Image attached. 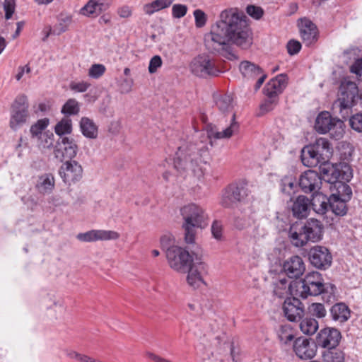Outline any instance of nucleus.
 <instances>
[{
    "mask_svg": "<svg viewBox=\"0 0 362 362\" xmlns=\"http://www.w3.org/2000/svg\"><path fill=\"white\" fill-rule=\"evenodd\" d=\"M319 176L321 177V181L324 180L332 185L338 180L349 181L352 177V173L349 165H344L339 170L335 168L327 161L320 164Z\"/></svg>",
    "mask_w": 362,
    "mask_h": 362,
    "instance_id": "obj_11",
    "label": "nucleus"
},
{
    "mask_svg": "<svg viewBox=\"0 0 362 362\" xmlns=\"http://www.w3.org/2000/svg\"><path fill=\"white\" fill-rule=\"evenodd\" d=\"M310 313L317 318H323L327 315L325 305L320 303H313L309 307Z\"/></svg>",
    "mask_w": 362,
    "mask_h": 362,
    "instance_id": "obj_49",
    "label": "nucleus"
},
{
    "mask_svg": "<svg viewBox=\"0 0 362 362\" xmlns=\"http://www.w3.org/2000/svg\"><path fill=\"white\" fill-rule=\"evenodd\" d=\"M183 219L182 228L185 231V241L192 244L195 241L196 230L207 226V215L199 205L191 203L180 209Z\"/></svg>",
    "mask_w": 362,
    "mask_h": 362,
    "instance_id": "obj_4",
    "label": "nucleus"
},
{
    "mask_svg": "<svg viewBox=\"0 0 362 362\" xmlns=\"http://www.w3.org/2000/svg\"><path fill=\"white\" fill-rule=\"evenodd\" d=\"M351 127L358 132H362V113L354 115L349 119Z\"/></svg>",
    "mask_w": 362,
    "mask_h": 362,
    "instance_id": "obj_52",
    "label": "nucleus"
},
{
    "mask_svg": "<svg viewBox=\"0 0 362 362\" xmlns=\"http://www.w3.org/2000/svg\"><path fill=\"white\" fill-rule=\"evenodd\" d=\"M246 11L248 15L257 20L261 18L264 13L262 8L254 5L247 6Z\"/></svg>",
    "mask_w": 362,
    "mask_h": 362,
    "instance_id": "obj_56",
    "label": "nucleus"
},
{
    "mask_svg": "<svg viewBox=\"0 0 362 362\" xmlns=\"http://www.w3.org/2000/svg\"><path fill=\"white\" fill-rule=\"evenodd\" d=\"M248 196V189L243 183L228 185L222 194L221 204L225 208H233L244 202Z\"/></svg>",
    "mask_w": 362,
    "mask_h": 362,
    "instance_id": "obj_10",
    "label": "nucleus"
},
{
    "mask_svg": "<svg viewBox=\"0 0 362 362\" xmlns=\"http://www.w3.org/2000/svg\"><path fill=\"white\" fill-rule=\"evenodd\" d=\"M77 239L82 242H94L97 240H117L119 234L114 230H90L86 233H78Z\"/></svg>",
    "mask_w": 362,
    "mask_h": 362,
    "instance_id": "obj_20",
    "label": "nucleus"
},
{
    "mask_svg": "<svg viewBox=\"0 0 362 362\" xmlns=\"http://www.w3.org/2000/svg\"><path fill=\"white\" fill-rule=\"evenodd\" d=\"M318 322L312 317H306L301 320L300 329L305 334L312 335L318 329Z\"/></svg>",
    "mask_w": 362,
    "mask_h": 362,
    "instance_id": "obj_41",
    "label": "nucleus"
},
{
    "mask_svg": "<svg viewBox=\"0 0 362 362\" xmlns=\"http://www.w3.org/2000/svg\"><path fill=\"white\" fill-rule=\"evenodd\" d=\"M296 296L303 298L322 294L324 301L327 303L335 300L336 286L332 284H325L322 274L318 272L308 273L303 279L296 281Z\"/></svg>",
    "mask_w": 362,
    "mask_h": 362,
    "instance_id": "obj_3",
    "label": "nucleus"
},
{
    "mask_svg": "<svg viewBox=\"0 0 362 362\" xmlns=\"http://www.w3.org/2000/svg\"><path fill=\"white\" fill-rule=\"evenodd\" d=\"M132 81H129L128 79H124L121 83V92L122 93H127L130 92L132 89Z\"/></svg>",
    "mask_w": 362,
    "mask_h": 362,
    "instance_id": "obj_64",
    "label": "nucleus"
},
{
    "mask_svg": "<svg viewBox=\"0 0 362 362\" xmlns=\"http://www.w3.org/2000/svg\"><path fill=\"white\" fill-rule=\"evenodd\" d=\"M283 270L289 278L298 279L305 272V265L300 257L295 255L284 262Z\"/></svg>",
    "mask_w": 362,
    "mask_h": 362,
    "instance_id": "obj_21",
    "label": "nucleus"
},
{
    "mask_svg": "<svg viewBox=\"0 0 362 362\" xmlns=\"http://www.w3.org/2000/svg\"><path fill=\"white\" fill-rule=\"evenodd\" d=\"M310 199L303 195L298 196L293 202L291 211L293 216L297 218H305L310 210Z\"/></svg>",
    "mask_w": 362,
    "mask_h": 362,
    "instance_id": "obj_29",
    "label": "nucleus"
},
{
    "mask_svg": "<svg viewBox=\"0 0 362 362\" xmlns=\"http://www.w3.org/2000/svg\"><path fill=\"white\" fill-rule=\"evenodd\" d=\"M111 4L112 0H89L81 8L80 13L86 16H90L91 15L98 16L103 11L107 10Z\"/></svg>",
    "mask_w": 362,
    "mask_h": 362,
    "instance_id": "obj_25",
    "label": "nucleus"
},
{
    "mask_svg": "<svg viewBox=\"0 0 362 362\" xmlns=\"http://www.w3.org/2000/svg\"><path fill=\"white\" fill-rule=\"evenodd\" d=\"M216 106L222 112H231L233 108V100L230 95H219L215 98Z\"/></svg>",
    "mask_w": 362,
    "mask_h": 362,
    "instance_id": "obj_38",
    "label": "nucleus"
},
{
    "mask_svg": "<svg viewBox=\"0 0 362 362\" xmlns=\"http://www.w3.org/2000/svg\"><path fill=\"white\" fill-rule=\"evenodd\" d=\"M173 243L174 239L171 235H165L160 238L161 246L166 250L168 247L175 246Z\"/></svg>",
    "mask_w": 362,
    "mask_h": 362,
    "instance_id": "obj_61",
    "label": "nucleus"
},
{
    "mask_svg": "<svg viewBox=\"0 0 362 362\" xmlns=\"http://www.w3.org/2000/svg\"><path fill=\"white\" fill-rule=\"evenodd\" d=\"M347 202L340 197L330 196L329 211L337 216H344L347 213Z\"/></svg>",
    "mask_w": 362,
    "mask_h": 362,
    "instance_id": "obj_33",
    "label": "nucleus"
},
{
    "mask_svg": "<svg viewBox=\"0 0 362 362\" xmlns=\"http://www.w3.org/2000/svg\"><path fill=\"white\" fill-rule=\"evenodd\" d=\"M317 349L316 343L311 339L300 337L293 342V351L302 360H308L315 357Z\"/></svg>",
    "mask_w": 362,
    "mask_h": 362,
    "instance_id": "obj_16",
    "label": "nucleus"
},
{
    "mask_svg": "<svg viewBox=\"0 0 362 362\" xmlns=\"http://www.w3.org/2000/svg\"><path fill=\"white\" fill-rule=\"evenodd\" d=\"M193 14L194 16L195 25L197 28H202L206 24L207 16L202 10L196 9L194 10Z\"/></svg>",
    "mask_w": 362,
    "mask_h": 362,
    "instance_id": "obj_51",
    "label": "nucleus"
},
{
    "mask_svg": "<svg viewBox=\"0 0 362 362\" xmlns=\"http://www.w3.org/2000/svg\"><path fill=\"white\" fill-rule=\"evenodd\" d=\"M329 315L333 321L342 325L350 319L351 311L345 303L339 302L329 308Z\"/></svg>",
    "mask_w": 362,
    "mask_h": 362,
    "instance_id": "obj_26",
    "label": "nucleus"
},
{
    "mask_svg": "<svg viewBox=\"0 0 362 362\" xmlns=\"http://www.w3.org/2000/svg\"><path fill=\"white\" fill-rule=\"evenodd\" d=\"M358 93V88L355 82L344 80L341 81L339 86V95L336 105L339 108V112L344 119L346 116L344 115H348V111L356 104V96Z\"/></svg>",
    "mask_w": 362,
    "mask_h": 362,
    "instance_id": "obj_8",
    "label": "nucleus"
},
{
    "mask_svg": "<svg viewBox=\"0 0 362 362\" xmlns=\"http://www.w3.org/2000/svg\"><path fill=\"white\" fill-rule=\"evenodd\" d=\"M351 73L356 74L358 78L362 81V59H357L350 67Z\"/></svg>",
    "mask_w": 362,
    "mask_h": 362,
    "instance_id": "obj_60",
    "label": "nucleus"
},
{
    "mask_svg": "<svg viewBox=\"0 0 362 362\" xmlns=\"http://www.w3.org/2000/svg\"><path fill=\"white\" fill-rule=\"evenodd\" d=\"M285 317L291 322L300 320L304 315L303 303L297 298H286L283 305Z\"/></svg>",
    "mask_w": 362,
    "mask_h": 362,
    "instance_id": "obj_18",
    "label": "nucleus"
},
{
    "mask_svg": "<svg viewBox=\"0 0 362 362\" xmlns=\"http://www.w3.org/2000/svg\"><path fill=\"white\" fill-rule=\"evenodd\" d=\"M81 131L84 136L95 139L98 136V127L93 120L88 117H82L80 122Z\"/></svg>",
    "mask_w": 362,
    "mask_h": 362,
    "instance_id": "obj_32",
    "label": "nucleus"
},
{
    "mask_svg": "<svg viewBox=\"0 0 362 362\" xmlns=\"http://www.w3.org/2000/svg\"><path fill=\"white\" fill-rule=\"evenodd\" d=\"M278 338L284 345H290L294 341V332L289 325H282L277 332Z\"/></svg>",
    "mask_w": 362,
    "mask_h": 362,
    "instance_id": "obj_39",
    "label": "nucleus"
},
{
    "mask_svg": "<svg viewBox=\"0 0 362 362\" xmlns=\"http://www.w3.org/2000/svg\"><path fill=\"white\" fill-rule=\"evenodd\" d=\"M295 187V179L292 176H285L281 180L280 187L284 194H291Z\"/></svg>",
    "mask_w": 362,
    "mask_h": 362,
    "instance_id": "obj_48",
    "label": "nucleus"
},
{
    "mask_svg": "<svg viewBox=\"0 0 362 362\" xmlns=\"http://www.w3.org/2000/svg\"><path fill=\"white\" fill-rule=\"evenodd\" d=\"M72 131V123L71 120L69 118H63L60 122H59L55 127L54 132L55 133L60 136V137L63 136L64 134H69Z\"/></svg>",
    "mask_w": 362,
    "mask_h": 362,
    "instance_id": "obj_44",
    "label": "nucleus"
},
{
    "mask_svg": "<svg viewBox=\"0 0 362 362\" xmlns=\"http://www.w3.org/2000/svg\"><path fill=\"white\" fill-rule=\"evenodd\" d=\"M223 228L220 221H214L211 226V233L213 237L218 240L222 238Z\"/></svg>",
    "mask_w": 362,
    "mask_h": 362,
    "instance_id": "obj_59",
    "label": "nucleus"
},
{
    "mask_svg": "<svg viewBox=\"0 0 362 362\" xmlns=\"http://www.w3.org/2000/svg\"><path fill=\"white\" fill-rule=\"evenodd\" d=\"M166 258L170 267L179 272H188L187 281L194 288L205 284L204 276L208 273L207 265L196 257L194 261L189 252L179 246H173L167 249Z\"/></svg>",
    "mask_w": 362,
    "mask_h": 362,
    "instance_id": "obj_2",
    "label": "nucleus"
},
{
    "mask_svg": "<svg viewBox=\"0 0 362 362\" xmlns=\"http://www.w3.org/2000/svg\"><path fill=\"white\" fill-rule=\"evenodd\" d=\"M239 69L245 78H255L262 74V69L249 61H243L240 64Z\"/></svg>",
    "mask_w": 362,
    "mask_h": 362,
    "instance_id": "obj_35",
    "label": "nucleus"
},
{
    "mask_svg": "<svg viewBox=\"0 0 362 362\" xmlns=\"http://www.w3.org/2000/svg\"><path fill=\"white\" fill-rule=\"evenodd\" d=\"M54 187V177L52 174H44L39 177L35 188L42 194H50Z\"/></svg>",
    "mask_w": 362,
    "mask_h": 362,
    "instance_id": "obj_30",
    "label": "nucleus"
},
{
    "mask_svg": "<svg viewBox=\"0 0 362 362\" xmlns=\"http://www.w3.org/2000/svg\"><path fill=\"white\" fill-rule=\"evenodd\" d=\"M206 151L196 144H189L180 146L174 158V168L180 173L191 172L196 175L201 172L200 163L202 153Z\"/></svg>",
    "mask_w": 362,
    "mask_h": 362,
    "instance_id": "obj_5",
    "label": "nucleus"
},
{
    "mask_svg": "<svg viewBox=\"0 0 362 362\" xmlns=\"http://www.w3.org/2000/svg\"><path fill=\"white\" fill-rule=\"evenodd\" d=\"M79 111L78 102L74 98H70L62 106L61 112L66 116H71L78 115Z\"/></svg>",
    "mask_w": 362,
    "mask_h": 362,
    "instance_id": "obj_43",
    "label": "nucleus"
},
{
    "mask_svg": "<svg viewBox=\"0 0 362 362\" xmlns=\"http://www.w3.org/2000/svg\"><path fill=\"white\" fill-rule=\"evenodd\" d=\"M34 141L40 150L49 149L53 146L54 135L49 132H44L40 139H36Z\"/></svg>",
    "mask_w": 362,
    "mask_h": 362,
    "instance_id": "obj_45",
    "label": "nucleus"
},
{
    "mask_svg": "<svg viewBox=\"0 0 362 362\" xmlns=\"http://www.w3.org/2000/svg\"><path fill=\"white\" fill-rule=\"evenodd\" d=\"M266 99L260 104L259 109L262 114L272 111L279 103V98L270 95H265Z\"/></svg>",
    "mask_w": 362,
    "mask_h": 362,
    "instance_id": "obj_47",
    "label": "nucleus"
},
{
    "mask_svg": "<svg viewBox=\"0 0 362 362\" xmlns=\"http://www.w3.org/2000/svg\"><path fill=\"white\" fill-rule=\"evenodd\" d=\"M345 124L343 120L333 117L327 111L321 112L317 117L315 122V129L320 134L329 133L331 136L340 139L344 134Z\"/></svg>",
    "mask_w": 362,
    "mask_h": 362,
    "instance_id": "obj_7",
    "label": "nucleus"
},
{
    "mask_svg": "<svg viewBox=\"0 0 362 362\" xmlns=\"http://www.w3.org/2000/svg\"><path fill=\"white\" fill-rule=\"evenodd\" d=\"M72 21L71 16H66L59 19L58 23L53 28V35H59L66 32Z\"/></svg>",
    "mask_w": 362,
    "mask_h": 362,
    "instance_id": "obj_46",
    "label": "nucleus"
},
{
    "mask_svg": "<svg viewBox=\"0 0 362 362\" xmlns=\"http://www.w3.org/2000/svg\"><path fill=\"white\" fill-rule=\"evenodd\" d=\"M235 114L233 113L231 123L228 127L225 129L223 131L217 132L214 134V136L216 139H228L230 138L235 132L238 130V123L235 122Z\"/></svg>",
    "mask_w": 362,
    "mask_h": 362,
    "instance_id": "obj_42",
    "label": "nucleus"
},
{
    "mask_svg": "<svg viewBox=\"0 0 362 362\" xmlns=\"http://www.w3.org/2000/svg\"><path fill=\"white\" fill-rule=\"evenodd\" d=\"M341 339V332L337 329L326 327L320 331L316 339L320 346L329 349L336 348Z\"/></svg>",
    "mask_w": 362,
    "mask_h": 362,
    "instance_id": "obj_17",
    "label": "nucleus"
},
{
    "mask_svg": "<svg viewBox=\"0 0 362 362\" xmlns=\"http://www.w3.org/2000/svg\"><path fill=\"white\" fill-rule=\"evenodd\" d=\"M90 86V83L86 81L71 82L70 83L71 90L78 93L86 91Z\"/></svg>",
    "mask_w": 362,
    "mask_h": 362,
    "instance_id": "obj_55",
    "label": "nucleus"
},
{
    "mask_svg": "<svg viewBox=\"0 0 362 362\" xmlns=\"http://www.w3.org/2000/svg\"><path fill=\"white\" fill-rule=\"evenodd\" d=\"M187 7L183 4H174L172 7V15L175 18H180L186 15Z\"/></svg>",
    "mask_w": 362,
    "mask_h": 362,
    "instance_id": "obj_53",
    "label": "nucleus"
},
{
    "mask_svg": "<svg viewBox=\"0 0 362 362\" xmlns=\"http://www.w3.org/2000/svg\"><path fill=\"white\" fill-rule=\"evenodd\" d=\"M59 173L64 182L71 185L80 181L83 177V168L76 160H66L59 170Z\"/></svg>",
    "mask_w": 362,
    "mask_h": 362,
    "instance_id": "obj_14",
    "label": "nucleus"
},
{
    "mask_svg": "<svg viewBox=\"0 0 362 362\" xmlns=\"http://www.w3.org/2000/svg\"><path fill=\"white\" fill-rule=\"evenodd\" d=\"M28 107V98L25 94H21L16 98L11 106L9 122L10 127L13 130H17L26 122L29 116Z\"/></svg>",
    "mask_w": 362,
    "mask_h": 362,
    "instance_id": "obj_9",
    "label": "nucleus"
},
{
    "mask_svg": "<svg viewBox=\"0 0 362 362\" xmlns=\"http://www.w3.org/2000/svg\"><path fill=\"white\" fill-rule=\"evenodd\" d=\"M78 146L74 139L62 136L57 141L54 153L61 162L74 160L78 152Z\"/></svg>",
    "mask_w": 362,
    "mask_h": 362,
    "instance_id": "obj_13",
    "label": "nucleus"
},
{
    "mask_svg": "<svg viewBox=\"0 0 362 362\" xmlns=\"http://www.w3.org/2000/svg\"><path fill=\"white\" fill-rule=\"evenodd\" d=\"M163 62L162 59L159 55L153 56L150 62L148 65V71L150 74H154L157 71L158 69L162 66Z\"/></svg>",
    "mask_w": 362,
    "mask_h": 362,
    "instance_id": "obj_54",
    "label": "nucleus"
},
{
    "mask_svg": "<svg viewBox=\"0 0 362 362\" xmlns=\"http://www.w3.org/2000/svg\"><path fill=\"white\" fill-rule=\"evenodd\" d=\"M321 158V163H326L332 155V148L329 141L325 138H318L315 143L309 145Z\"/></svg>",
    "mask_w": 362,
    "mask_h": 362,
    "instance_id": "obj_27",
    "label": "nucleus"
},
{
    "mask_svg": "<svg viewBox=\"0 0 362 362\" xmlns=\"http://www.w3.org/2000/svg\"><path fill=\"white\" fill-rule=\"evenodd\" d=\"M323 226L320 221L310 218L303 225L295 223L291 226L288 236L296 247H303L308 241L313 243L322 239Z\"/></svg>",
    "mask_w": 362,
    "mask_h": 362,
    "instance_id": "obj_6",
    "label": "nucleus"
},
{
    "mask_svg": "<svg viewBox=\"0 0 362 362\" xmlns=\"http://www.w3.org/2000/svg\"><path fill=\"white\" fill-rule=\"evenodd\" d=\"M288 84V78L286 74H279L276 77L271 79L264 88V93L265 95H270L279 98L281 95Z\"/></svg>",
    "mask_w": 362,
    "mask_h": 362,
    "instance_id": "obj_22",
    "label": "nucleus"
},
{
    "mask_svg": "<svg viewBox=\"0 0 362 362\" xmlns=\"http://www.w3.org/2000/svg\"><path fill=\"white\" fill-rule=\"evenodd\" d=\"M231 44L247 49L252 44V33L247 16L237 8L226 9L220 13L219 20L211 26L210 33L205 37L207 49L226 59H238Z\"/></svg>",
    "mask_w": 362,
    "mask_h": 362,
    "instance_id": "obj_1",
    "label": "nucleus"
},
{
    "mask_svg": "<svg viewBox=\"0 0 362 362\" xmlns=\"http://www.w3.org/2000/svg\"><path fill=\"white\" fill-rule=\"evenodd\" d=\"M146 356L148 358L153 360L154 362H173L168 359L162 358V357H160L153 353H151V352L146 353Z\"/></svg>",
    "mask_w": 362,
    "mask_h": 362,
    "instance_id": "obj_63",
    "label": "nucleus"
},
{
    "mask_svg": "<svg viewBox=\"0 0 362 362\" xmlns=\"http://www.w3.org/2000/svg\"><path fill=\"white\" fill-rule=\"evenodd\" d=\"M321 185V177L316 171L308 170L300 177L299 186L305 193H316Z\"/></svg>",
    "mask_w": 362,
    "mask_h": 362,
    "instance_id": "obj_19",
    "label": "nucleus"
},
{
    "mask_svg": "<svg viewBox=\"0 0 362 362\" xmlns=\"http://www.w3.org/2000/svg\"><path fill=\"white\" fill-rule=\"evenodd\" d=\"M301 160L305 166L313 168L321 163V158L318 156L312 146H306L301 151Z\"/></svg>",
    "mask_w": 362,
    "mask_h": 362,
    "instance_id": "obj_31",
    "label": "nucleus"
},
{
    "mask_svg": "<svg viewBox=\"0 0 362 362\" xmlns=\"http://www.w3.org/2000/svg\"><path fill=\"white\" fill-rule=\"evenodd\" d=\"M345 182L346 181L338 180L331 185V188L333 187L336 189V192L332 193L330 196L340 197L344 200L349 201L352 196V190L349 185H348Z\"/></svg>",
    "mask_w": 362,
    "mask_h": 362,
    "instance_id": "obj_34",
    "label": "nucleus"
},
{
    "mask_svg": "<svg viewBox=\"0 0 362 362\" xmlns=\"http://www.w3.org/2000/svg\"><path fill=\"white\" fill-rule=\"evenodd\" d=\"M325 362H344V353L339 349H329L324 351L322 354Z\"/></svg>",
    "mask_w": 362,
    "mask_h": 362,
    "instance_id": "obj_40",
    "label": "nucleus"
},
{
    "mask_svg": "<svg viewBox=\"0 0 362 362\" xmlns=\"http://www.w3.org/2000/svg\"><path fill=\"white\" fill-rule=\"evenodd\" d=\"M49 120L48 118H43L38 119L35 124H33L30 129L31 139L33 141L36 139H40V137L44 134V131L48 127Z\"/></svg>",
    "mask_w": 362,
    "mask_h": 362,
    "instance_id": "obj_37",
    "label": "nucleus"
},
{
    "mask_svg": "<svg viewBox=\"0 0 362 362\" xmlns=\"http://www.w3.org/2000/svg\"><path fill=\"white\" fill-rule=\"evenodd\" d=\"M313 209L318 214L325 215L329 211L330 197L320 192L313 193L310 200Z\"/></svg>",
    "mask_w": 362,
    "mask_h": 362,
    "instance_id": "obj_28",
    "label": "nucleus"
},
{
    "mask_svg": "<svg viewBox=\"0 0 362 362\" xmlns=\"http://www.w3.org/2000/svg\"><path fill=\"white\" fill-rule=\"evenodd\" d=\"M190 69L194 75L202 78L217 76L221 72L216 65L215 61L206 55H199L194 58L191 63Z\"/></svg>",
    "mask_w": 362,
    "mask_h": 362,
    "instance_id": "obj_12",
    "label": "nucleus"
},
{
    "mask_svg": "<svg viewBox=\"0 0 362 362\" xmlns=\"http://www.w3.org/2000/svg\"><path fill=\"white\" fill-rule=\"evenodd\" d=\"M173 1V0H155L144 5L143 11L146 15L151 16L155 12L169 7Z\"/></svg>",
    "mask_w": 362,
    "mask_h": 362,
    "instance_id": "obj_36",
    "label": "nucleus"
},
{
    "mask_svg": "<svg viewBox=\"0 0 362 362\" xmlns=\"http://www.w3.org/2000/svg\"><path fill=\"white\" fill-rule=\"evenodd\" d=\"M296 281H288L286 278L280 279L273 283V293L279 298L287 297L288 295L296 296L297 287Z\"/></svg>",
    "mask_w": 362,
    "mask_h": 362,
    "instance_id": "obj_24",
    "label": "nucleus"
},
{
    "mask_svg": "<svg viewBox=\"0 0 362 362\" xmlns=\"http://www.w3.org/2000/svg\"><path fill=\"white\" fill-rule=\"evenodd\" d=\"M117 14L121 18H127L132 16V10L128 6H123L117 9Z\"/></svg>",
    "mask_w": 362,
    "mask_h": 362,
    "instance_id": "obj_62",
    "label": "nucleus"
},
{
    "mask_svg": "<svg viewBox=\"0 0 362 362\" xmlns=\"http://www.w3.org/2000/svg\"><path fill=\"white\" fill-rule=\"evenodd\" d=\"M308 259L313 267L322 270L329 268L332 262V256L329 250L319 245L315 246L309 250Z\"/></svg>",
    "mask_w": 362,
    "mask_h": 362,
    "instance_id": "obj_15",
    "label": "nucleus"
},
{
    "mask_svg": "<svg viewBox=\"0 0 362 362\" xmlns=\"http://www.w3.org/2000/svg\"><path fill=\"white\" fill-rule=\"evenodd\" d=\"M288 53L290 55L298 54L301 49V44L295 40H291L288 42L286 45Z\"/></svg>",
    "mask_w": 362,
    "mask_h": 362,
    "instance_id": "obj_57",
    "label": "nucleus"
},
{
    "mask_svg": "<svg viewBox=\"0 0 362 362\" xmlns=\"http://www.w3.org/2000/svg\"><path fill=\"white\" fill-rule=\"evenodd\" d=\"M4 9L5 11L6 19H10L15 11L14 0H4Z\"/></svg>",
    "mask_w": 362,
    "mask_h": 362,
    "instance_id": "obj_58",
    "label": "nucleus"
},
{
    "mask_svg": "<svg viewBox=\"0 0 362 362\" xmlns=\"http://www.w3.org/2000/svg\"><path fill=\"white\" fill-rule=\"evenodd\" d=\"M106 68L103 64H93L88 70V76L90 78L98 79L100 78L105 72Z\"/></svg>",
    "mask_w": 362,
    "mask_h": 362,
    "instance_id": "obj_50",
    "label": "nucleus"
},
{
    "mask_svg": "<svg viewBox=\"0 0 362 362\" xmlns=\"http://www.w3.org/2000/svg\"><path fill=\"white\" fill-rule=\"evenodd\" d=\"M300 35L307 46L314 43L317 40V26L309 19H301L298 23Z\"/></svg>",
    "mask_w": 362,
    "mask_h": 362,
    "instance_id": "obj_23",
    "label": "nucleus"
}]
</instances>
